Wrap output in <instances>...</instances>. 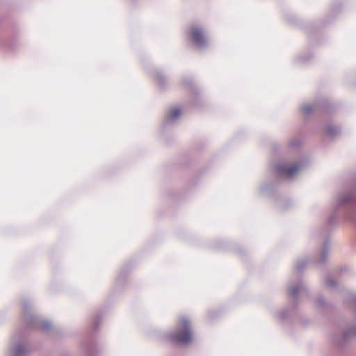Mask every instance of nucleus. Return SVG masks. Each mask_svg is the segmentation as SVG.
<instances>
[{"label": "nucleus", "mask_w": 356, "mask_h": 356, "mask_svg": "<svg viewBox=\"0 0 356 356\" xmlns=\"http://www.w3.org/2000/svg\"><path fill=\"white\" fill-rule=\"evenodd\" d=\"M313 58V54L311 51L301 52L296 55L293 58V63L297 65H307Z\"/></svg>", "instance_id": "4468645a"}, {"label": "nucleus", "mask_w": 356, "mask_h": 356, "mask_svg": "<svg viewBox=\"0 0 356 356\" xmlns=\"http://www.w3.org/2000/svg\"><path fill=\"white\" fill-rule=\"evenodd\" d=\"M81 346L86 356H97L99 355V350L97 347L93 335L86 336Z\"/></svg>", "instance_id": "9d476101"}, {"label": "nucleus", "mask_w": 356, "mask_h": 356, "mask_svg": "<svg viewBox=\"0 0 356 356\" xmlns=\"http://www.w3.org/2000/svg\"><path fill=\"white\" fill-rule=\"evenodd\" d=\"M22 332L15 333L11 346L10 353L11 356H29L31 349L26 345V340L22 337Z\"/></svg>", "instance_id": "6e6552de"}, {"label": "nucleus", "mask_w": 356, "mask_h": 356, "mask_svg": "<svg viewBox=\"0 0 356 356\" xmlns=\"http://www.w3.org/2000/svg\"><path fill=\"white\" fill-rule=\"evenodd\" d=\"M163 338L173 345L188 344L193 338V332L188 317H182L172 331L163 334Z\"/></svg>", "instance_id": "7ed1b4c3"}, {"label": "nucleus", "mask_w": 356, "mask_h": 356, "mask_svg": "<svg viewBox=\"0 0 356 356\" xmlns=\"http://www.w3.org/2000/svg\"><path fill=\"white\" fill-rule=\"evenodd\" d=\"M341 270H343V271L346 270V268H341Z\"/></svg>", "instance_id": "cd10ccee"}, {"label": "nucleus", "mask_w": 356, "mask_h": 356, "mask_svg": "<svg viewBox=\"0 0 356 356\" xmlns=\"http://www.w3.org/2000/svg\"><path fill=\"white\" fill-rule=\"evenodd\" d=\"M277 187V182L269 181L264 184L259 188L260 193L264 195H273Z\"/></svg>", "instance_id": "f3484780"}, {"label": "nucleus", "mask_w": 356, "mask_h": 356, "mask_svg": "<svg viewBox=\"0 0 356 356\" xmlns=\"http://www.w3.org/2000/svg\"><path fill=\"white\" fill-rule=\"evenodd\" d=\"M238 253H241V254L243 253V251L242 250H237Z\"/></svg>", "instance_id": "bb28decb"}, {"label": "nucleus", "mask_w": 356, "mask_h": 356, "mask_svg": "<svg viewBox=\"0 0 356 356\" xmlns=\"http://www.w3.org/2000/svg\"><path fill=\"white\" fill-rule=\"evenodd\" d=\"M325 284L330 288H336L338 285L337 281L331 276H327L325 280Z\"/></svg>", "instance_id": "b1692460"}, {"label": "nucleus", "mask_w": 356, "mask_h": 356, "mask_svg": "<svg viewBox=\"0 0 356 356\" xmlns=\"http://www.w3.org/2000/svg\"><path fill=\"white\" fill-rule=\"evenodd\" d=\"M287 20H288L289 22L292 23V24L295 23V22H293V20H292V19H287Z\"/></svg>", "instance_id": "a878e982"}, {"label": "nucleus", "mask_w": 356, "mask_h": 356, "mask_svg": "<svg viewBox=\"0 0 356 356\" xmlns=\"http://www.w3.org/2000/svg\"><path fill=\"white\" fill-rule=\"evenodd\" d=\"M353 337H356V326L345 330L341 336H334L332 341L337 347L343 348L348 346Z\"/></svg>", "instance_id": "1a4fd4ad"}, {"label": "nucleus", "mask_w": 356, "mask_h": 356, "mask_svg": "<svg viewBox=\"0 0 356 356\" xmlns=\"http://www.w3.org/2000/svg\"><path fill=\"white\" fill-rule=\"evenodd\" d=\"M153 77L161 89H165L168 86L167 76L161 70H156L153 72Z\"/></svg>", "instance_id": "dca6fc26"}, {"label": "nucleus", "mask_w": 356, "mask_h": 356, "mask_svg": "<svg viewBox=\"0 0 356 356\" xmlns=\"http://www.w3.org/2000/svg\"><path fill=\"white\" fill-rule=\"evenodd\" d=\"M102 316L101 314H97L95 315V316L94 317V319H93V327H92V332L94 334H95L96 332H97L98 330H99V327L102 323Z\"/></svg>", "instance_id": "5701e85b"}, {"label": "nucleus", "mask_w": 356, "mask_h": 356, "mask_svg": "<svg viewBox=\"0 0 356 356\" xmlns=\"http://www.w3.org/2000/svg\"><path fill=\"white\" fill-rule=\"evenodd\" d=\"M64 356H70L69 355H65Z\"/></svg>", "instance_id": "c85d7f7f"}, {"label": "nucleus", "mask_w": 356, "mask_h": 356, "mask_svg": "<svg viewBox=\"0 0 356 356\" xmlns=\"http://www.w3.org/2000/svg\"><path fill=\"white\" fill-rule=\"evenodd\" d=\"M293 205V202L289 198H277L275 207L280 211H286Z\"/></svg>", "instance_id": "a211bd4d"}, {"label": "nucleus", "mask_w": 356, "mask_h": 356, "mask_svg": "<svg viewBox=\"0 0 356 356\" xmlns=\"http://www.w3.org/2000/svg\"><path fill=\"white\" fill-rule=\"evenodd\" d=\"M310 163L308 157H303L298 162L289 165L286 163H279L275 164L274 169L277 177L292 178L298 171L302 170Z\"/></svg>", "instance_id": "39448f33"}, {"label": "nucleus", "mask_w": 356, "mask_h": 356, "mask_svg": "<svg viewBox=\"0 0 356 356\" xmlns=\"http://www.w3.org/2000/svg\"><path fill=\"white\" fill-rule=\"evenodd\" d=\"M324 132L330 138L334 139L341 135V127L340 126H335L331 123H327L325 125Z\"/></svg>", "instance_id": "2eb2a0df"}, {"label": "nucleus", "mask_w": 356, "mask_h": 356, "mask_svg": "<svg viewBox=\"0 0 356 356\" xmlns=\"http://www.w3.org/2000/svg\"><path fill=\"white\" fill-rule=\"evenodd\" d=\"M181 113V110L179 107H173L171 108L165 117L163 126L164 127H168L171 126L180 116Z\"/></svg>", "instance_id": "ddd939ff"}, {"label": "nucleus", "mask_w": 356, "mask_h": 356, "mask_svg": "<svg viewBox=\"0 0 356 356\" xmlns=\"http://www.w3.org/2000/svg\"><path fill=\"white\" fill-rule=\"evenodd\" d=\"M188 36L191 43L199 50H204L209 46V38L204 29L197 25L191 26L188 31Z\"/></svg>", "instance_id": "0eeeda50"}, {"label": "nucleus", "mask_w": 356, "mask_h": 356, "mask_svg": "<svg viewBox=\"0 0 356 356\" xmlns=\"http://www.w3.org/2000/svg\"><path fill=\"white\" fill-rule=\"evenodd\" d=\"M304 115H310L314 111H320L325 115H331L335 111V106L325 98L316 101L313 104H305L300 107Z\"/></svg>", "instance_id": "423d86ee"}, {"label": "nucleus", "mask_w": 356, "mask_h": 356, "mask_svg": "<svg viewBox=\"0 0 356 356\" xmlns=\"http://www.w3.org/2000/svg\"><path fill=\"white\" fill-rule=\"evenodd\" d=\"M183 85L185 88H191L193 89V104L195 107H199L200 104V92L199 90L193 85V79L191 77H186L183 79Z\"/></svg>", "instance_id": "f8f14e48"}, {"label": "nucleus", "mask_w": 356, "mask_h": 356, "mask_svg": "<svg viewBox=\"0 0 356 356\" xmlns=\"http://www.w3.org/2000/svg\"><path fill=\"white\" fill-rule=\"evenodd\" d=\"M307 263L308 261L307 259L298 261L295 265V269L298 273L297 280L294 283L293 281L290 278L288 282L287 290L289 293L293 296V300L292 304L289 307L283 309L278 314V320L283 325L286 324L290 320L291 316L298 306V293L304 292L307 295L309 294V289L305 284L302 277V274L306 268Z\"/></svg>", "instance_id": "f03ea898"}, {"label": "nucleus", "mask_w": 356, "mask_h": 356, "mask_svg": "<svg viewBox=\"0 0 356 356\" xmlns=\"http://www.w3.org/2000/svg\"><path fill=\"white\" fill-rule=\"evenodd\" d=\"M326 22L325 21H321L319 22H318V24H316L315 25L316 27H322V26H325L326 25Z\"/></svg>", "instance_id": "393cba45"}, {"label": "nucleus", "mask_w": 356, "mask_h": 356, "mask_svg": "<svg viewBox=\"0 0 356 356\" xmlns=\"http://www.w3.org/2000/svg\"><path fill=\"white\" fill-rule=\"evenodd\" d=\"M23 318L26 325L29 328L42 330L49 333L53 330V325L51 321L47 319H41L32 310L31 302L29 299H24L22 302Z\"/></svg>", "instance_id": "20e7f679"}, {"label": "nucleus", "mask_w": 356, "mask_h": 356, "mask_svg": "<svg viewBox=\"0 0 356 356\" xmlns=\"http://www.w3.org/2000/svg\"><path fill=\"white\" fill-rule=\"evenodd\" d=\"M316 307L320 310H323L324 308L329 309L330 310L333 309V307L331 305L326 302V301L325 300L324 298L322 296H319L316 298Z\"/></svg>", "instance_id": "6ab92c4d"}, {"label": "nucleus", "mask_w": 356, "mask_h": 356, "mask_svg": "<svg viewBox=\"0 0 356 356\" xmlns=\"http://www.w3.org/2000/svg\"><path fill=\"white\" fill-rule=\"evenodd\" d=\"M331 239L330 236H327L322 246L319 258L314 260V264L320 267L326 265L329 254L331 251Z\"/></svg>", "instance_id": "9b49d317"}, {"label": "nucleus", "mask_w": 356, "mask_h": 356, "mask_svg": "<svg viewBox=\"0 0 356 356\" xmlns=\"http://www.w3.org/2000/svg\"><path fill=\"white\" fill-rule=\"evenodd\" d=\"M302 145V140L298 138H295L289 140L287 143V147L290 149L299 150Z\"/></svg>", "instance_id": "412c9836"}, {"label": "nucleus", "mask_w": 356, "mask_h": 356, "mask_svg": "<svg viewBox=\"0 0 356 356\" xmlns=\"http://www.w3.org/2000/svg\"><path fill=\"white\" fill-rule=\"evenodd\" d=\"M128 271L129 270L127 267L122 268L115 280L116 287H120V286L123 285L125 281L126 274Z\"/></svg>", "instance_id": "aec40b11"}, {"label": "nucleus", "mask_w": 356, "mask_h": 356, "mask_svg": "<svg viewBox=\"0 0 356 356\" xmlns=\"http://www.w3.org/2000/svg\"><path fill=\"white\" fill-rule=\"evenodd\" d=\"M342 7V3L339 1H337L333 3L330 8V15L334 16L337 15Z\"/></svg>", "instance_id": "4be33fe9"}, {"label": "nucleus", "mask_w": 356, "mask_h": 356, "mask_svg": "<svg viewBox=\"0 0 356 356\" xmlns=\"http://www.w3.org/2000/svg\"><path fill=\"white\" fill-rule=\"evenodd\" d=\"M332 203L333 210L323 225V233L321 231L314 232L312 238L315 239L318 236L323 237L339 223L340 219L348 221L356 227V183H344L333 198Z\"/></svg>", "instance_id": "f257e3e1"}]
</instances>
